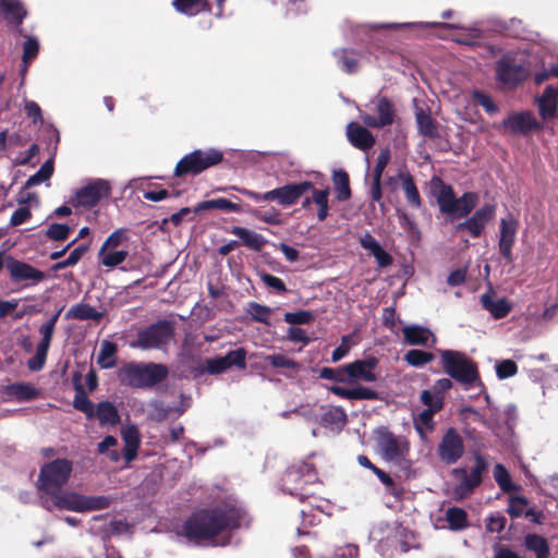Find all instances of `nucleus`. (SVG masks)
Here are the masks:
<instances>
[{"label":"nucleus","mask_w":558,"mask_h":558,"mask_svg":"<svg viewBox=\"0 0 558 558\" xmlns=\"http://www.w3.org/2000/svg\"><path fill=\"white\" fill-rule=\"evenodd\" d=\"M245 512L232 504L193 514L183 525L182 535L189 542L214 546L229 543V531L243 524Z\"/></svg>","instance_id":"nucleus-1"},{"label":"nucleus","mask_w":558,"mask_h":558,"mask_svg":"<svg viewBox=\"0 0 558 558\" xmlns=\"http://www.w3.org/2000/svg\"><path fill=\"white\" fill-rule=\"evenodd\" d=\"M378 361L374 356L357 360L345 365L348 374V387L332 385L328 389L333 395L348 400H374L377 392L371 388L361 386L360 381L374 383L377 380L375 368Z\"/></svg>","instance_id":"nucleus-2"},{"label":"nucleus","mask_w":558,"mask_h":558,"mask_svg":"<svg viewBox=\"0 0 558 558\" xmlns=\"http://www.w3.org/2000/svg\"><path fill=\"white\" fill-rule=\"evenodd\" d=\"M111 501L108 496H84L61 489L48 497L41 496L43 506L49 511L53 508L76 512L100 510L108 508Z\"/></svg>","instance_id":"nucleus-3"},{"label":"nucleus","mask_w":558,"mask_h":558,"mask_svg":"<svg viewBox=\"0 0 558 558\" xmlns=\"http://www.w3.org/2000/svg\"><path fill=\"white\" fill-rule=\"evenodd\" d=\"M440 363L447 375L462 384L465 389L481 386L476 364L465 353L454 350H439Z\"/></svg>","instance_id":"nucleus-4"},{"label":"nucleus","mask_w":558,"mask_h":558,"mask_svg":"<svg viewBox=\"0 0 558 558\" xmlns=\"http://www.w3.org/2000/svg\"><path fill=\"white\" fill-rule=\"evenodd\" d=\"M167 368L161 364L130 363L119 369L118 377L122 384L135 388L154 386L167 376Z\"/></svg>","instance_id":"nucleus-5"},{"label":"nucleus","mask_w":558,"mask_h":558,"mask_svg":"<svg viewBox=\"0 0 558 558\" xmlns=\"http://www.w3.org/2000/svg\"><path fill=\"white\" fill-rule=\"evenodd\" d=\"M130 241L128 229L120 228L114 230L102 243L98 252L100 265L108 269L118 267L129 256L126 244Z\"/></svg>","instance_id":"nucleus-6"},{"label":"nucleus","mask_w":558,"mask_h":558,"mask_svg":"<svg viewBox=\"0 0 558 558\" xmlns=\"http://www.w3.org/2000/svg\"><path fill=\"white\" fill-rule=\"evenodd\" d=\"M72 472V463L65 459H57L45 464L39 474L38 489L41 496L48 497L68 482Z\"/></svg>","instance_id":"nucleus-7"},{"label":"nucleus","mask_w":558,"mask_h":558,"mask_svg":"<svg viewBox=\"0 0 558 558\" xmlns=\"http://www.w3.org/2000/svg\"><path fill=\"white\" fill-rule=\"evenodd\" d=\"M223 158L220 150L209 148L207 150L197 149L185 155L177 165L174 174L182 177L184 174H198L205 169L218 165Z\"/></svg>","instance_id":"nucleus-8"},{"label":"nucleus","mask_w":558,"mask_h":558,"mask_svg":"<svg viewBox=\"0 0 558 558\" xmlns=\"http://www.w3.org/2000/svg\"><path fill=\"white\" fill-rule=\"evenodd\" d=\"M173 337V327L167 320H160L141 330L137 339L130 342L131 348L149 350L160 349Z\"/></svg>","instance_id":"nucleus-9"},{"label":"nucleus","mask_w":558,"mask_h":558,"mask_svg":"<svg viewBox=\"0 0 558 558\" xmlns=\"http://www.w3.org/2000/svg\"><path fill=\"white\" fill-rule=\"evenodd\" d=\"M110 192V185L106 180L97 179L75 191L69 203L74 207H94Z\"/></svg>","instance_id":"nucleus-10"},{"label":"nucleus","mask_w":558,"mask_h":558,"mask_svg":"<svg viewBox=\"0 0 558 558\" xmlns=\"http://www.w3.org/2000/svg\"><path fill=\"white\" fill-rule=\"evenodd\" d=\"M377 446L385 460L398 464L405 460L409 452V441L404 437H397L388 432L379 433Z\"/></svg>","instance_id":"nucleus-11"},{"label":"nucleus","mask_w":558,"mask_h":558,"mask_svg":"<svg viewBox=\"0 0 558 558\" xmlns=\"http://www.w3.org/2000/svg\"><path fill=\"white\" fill-rule=\"evenodd\" d=\"M317 474L313 466L308 463H303L298 468L290 469L284 477L283 485L289 494L300 496L302 499L305 494L302 493L304 485L315 484Z\"/></svg>","instance_id":"nucleus-12"},{"label":"nucleus","mask_w":558,"mask_h":558,"mask_svg":"<svg viewBox=\"0 0 558 558\" xmlns=\"http://www.w3.org/2000/svg\"><path fill=\"white\" fill-rule=\"evenodd\" d=\"M496 74L504 86L512 88L525 80L527 70L523 64L515 62L512 54L508 53L497 62Z\"/></svg>","instance_id":"nucleus-13"},{"label":"nucleus","mask_w":558,"mask_h":558,"mask_svg":"<svg viewBox=\"0 0 558 558\" xmlns=\"http://www.w3.org/2000/svg\"><path fill=\"white\" fill-rule=\"evenodd\" d=\"M5 268L12 281L23 282L25 287L35 286L46 277L41 270L13 257L5 259Z\"/></svg>","instance_id":"nucleus-14"},{"label":"nucleus","mask_w":558,"mask_h":558,"mask_svg":"<svg viewBox=\"0 0 558 558\" xmlns=\"http://www.w3.org/2000/svg\"><path fill=\"white\" fill-rule=\"evenodd\" d=\"M464 452L461 436L454 428H449L438 445V454L447 464L456 463Z\"/></svg>","instance_id":"nucleus-15"},{"label":"nucleus","mask_w":558,"mask_h":558,"mask_svg":"<svg viewBox=\"0 0 558 558\" xmlns=\"http://www.w3.org/2000/svg\"><path fill=\"white\" fill-rule=\"evenodd\" d=\"M518 228L519 222L512 215L501 218L498 247L502 257L509 263L514 259L512 247L517 239Z\"/></svg>","instance_id":"nucleus-16"},{"label":"nucleus","mask_w":558,"mask_h":558,"mask_svg":"<svg viewBox=\"0 0 558 558\" xmlns=\"http://www.w3.org/2000/svg\"><path fill=\"white\" fill-rule=\"evenodd\" d=\"M313 189V183L303 181L290 183L269 191V202L276 201L281 206L293 205L304 193Z\"/></svg>","instance_id":"nucleus-17"},{"label":"nucleus","mask_w":558,"mask_h":558,"mask_svg":"<svg viewBox=\"0 0 558 558\" xmlns=\"http://www.w3.org/2000/svg\"><path fill=\"white\" fill-rule=\"evenodd\" d=\"M496 206L486 204L478 208L472 217L458 225V230H466L473 238L481 235L489 220L495 216Z\"/></svg>","instance_id":"nucleus-18"},{"label":"nucleus","mask_w":558,"mask_h":558,"mask_svg":"<svg viewBox=\"0 0 558 558\" xmlns=\"http://www.w3.org/2000/svg\"><path fill=\"white\" fill-rule=\"evenodd\" d=\"M246 352L240 348L234 351H230L225 356H218L208 359L205 362L206 371L209 374H220L230 368L231 366H238L240 368L245 367Z\"/></svg>","instance_id":"nucleus-19"},{"label":"nucleus","mask_w":558,"mask_h":558,"mask_svg":"<svg viewBox=\"0 0 558 558\" xmlns=\"http://www.w3.org/2000/svg\"><path fill=\"white\" fill-rule=\"evenodd\" d=\"M502 125L514 134H525L541 128L531 111L511 113L504 120Z\"/></svg>","instance_id":"nucleus-20"},{"label":"nucleus","mask_w":558,"mask_h":558,"mask_svg":"<svg viewBox=\"0 0 558 558\" xmlns=\"http://www.w3.org/2000/svg\"><path fill=\"white\" fill-rule=\"evenodd\" d=\"M536 104L544 121L554 119L558 111V86L548 85L536 98Z\"/></svg>","instance_id":"nucleus-21"},{"label":"nucleus","mask_w":558,"mask_h":558,"mask_svg":"<svg viewBox=\"0 0 558 558\" xmlns=\"http://www.w3.org/2000/svg\"><path fill=\"white\" fill-rule=\"evenodd\" d=\"M376 110L378 116L373 117L367 113L361 114L362 121L371 128H384L390 125L393 121V109L387 98H379L376 101Z\"/></svg>","instance_id":"nucleus-22"},{"label":"nucleus","mask_w":558,"mask_h":558,"mask_svg":"<svg viewBox=\"0 0 558 558\" xmlns=\"http://www.w3.org/2000/svg\"><path fill=\"white\" fill-rule=\"evenodd\" d=\"M404 341L409 345H426L436 343L435 335L426 327L420 325L404 326L402 329Z\"/></svg>","instance_id":"nucleus-23"},{"label":"nucleus","mask_w":558,"mask_h":558,"mask_svg":"<svg viewBox=\"0 0 558 558\" xmlns=\"http://www.w3.org/2000/svg\"><path fill=\"white\" fill-rule=\"evenodd\" d=\"M347 136L354 147L362 150L369 149L375 144V137L372 133L355 122L348 124Z\"/></svg>","instance_id":"nucleus-24"},{"label":"nucleus","mask_w":558,"mask_h":558,"mask_svg":"<svg viewBox=\"0 0 558 558\" xmlns=\"http://www.w3.org/2000/svg\"><path fill=\"white\" fill-rule=\"evenodd\" d=\"M483 307L488 311L494 318H504L510 311L511 305L505 298H496L494 294L486 293L481 298Z\"/></svg>","instance_id":"nucleus-25"},{"label":"nucleus","mask_w":558,"mask_h":558,"mask_svg":"<svg viewBox=\"0 0 558 558\" xmlns=\"http://www.w3.org/2000/svg\"><path fill=\"white\" fill-rule=\"evenodd\" d=\"M121 436L124 441V457L126 462L135 459L140 444V432L135 425H128L121 429Z\"/></svg>","instance_id":"nucleus-26"},{"label":"nucleus","mask_w":558,"mask_h":558,"mask_svg":"<svg viewBox=\"0 0 558 558\" xmlns=\"http://www.w3.org/2000/svg\"><path fill=\"white\" fill-rule=\"evenodd\" d=\"M457 473L461 474V482L454 488V495L462 499L469 496L473 488L481 483V469L475 468L470 473H466V471H458Z\"/></svg>","instance_id":"nucleus-27"},{"label":"nucleus","mask_w":558,"mask_h":558,"mask_svg":"<svg viewBox=\"0 0 558 558\" xmlns=\"http://www.w3.org/2000/svg\"><path fill=\"white\" fill-rule=\"evenodd\" d=\"M477 201V194L472 192L464 193L460 198L456 197L448 216L452 218L466 217L476 206Z\"/></svg>","instance_id":"nucleus-28"},{"label":"nucleus","mask_w":558,"mask_h":558,"mask_svg":"<svg viewBox=\"0 0 558 558\" xmlns=\"http://www.w3.org/2000/svg\"><path fill=\"white\" fill-rule=\"evenodd\" d=\"M0 15L9 22L21 24L26 11L20 0H0Z\"/></svg>","instance_id":"nucleus-29"},{"label":"nucleus","mask_w":558,"mask_h":558,"mask_svg":"<svg viewBox=\"0 0 558 558\" xmlns=\"http://www.w3.org/2000/svg\"><path fill=\"white\" fill-rule=\"evenodd\" d=\"M94 417H96L101 425L114 426L120 421L117 408L109 401L98 403L97 408L94 409Z\"/></svg>","instance_id":"nucleus-30"},{"label":"nucleus","mask_w":558,"mask_h":558,"mask_svg":"<svg viewBox=\"0 0 558 558\" xmlns=\"http://www.w3.org/2000/svg\"><path fill=\"white\" fill-rule=\"evenodd\" d=\"M104 316L102 313L98 312L96 308L86 303H78L73 305L65 314L66 319H93L99 320Z\"/></svg>","instance_id":"nucleus-31"},{"label":"nucleus","mask_w":558,"mask_h":558,"mask_svg":"<svg viewBox=\"0 0 558 558\" xmlns=\"http://www.w3.org/2000/svg\"><path fill=\"white\" fill-rule=\"evenodd\" d=\"M398 180L401 183V187L405 194L408 203L415 208H420L422 205V201L410 173L400 172L398 174Z\"/></svg>","instance_id":"nucleus-32"},{"label":"nucleus","mask_w":558,"mask_h":558,"mask_svg":"<svg viewBox=\"0 0 558 558\" xmlns=\"http://www.w3.org/2000/svg\"><path fill=\"white\" fill-rule=\"evenodd\" d=\"M209 209H219V210L229 211V213H240L241 211V207L239 204L232 203L229 199L222 198V197L201 202L195 206L194 211L198 213L202 210H209Z\"/></svg>","instance_id":"nucleus-33"},{"label":"nucleus","mask_w":558,"mask_h":558,"mask_svg":"<svg viewBox=\"0 0 558 558\" xmlns=\"http://www.w3.org/2000/svg\"><path fill=\"white\" fill-rule=\"evenodd\" d=\"M7 391L16 401H29L39 396V390L26 383L12 384L8 387Z\"/></svg>","instance_id":"nucleus-34"},{"label":"nucleus","mask_w":558,"mask_h":558,"mask_svg":"<svg viewBox=\"0 0 558 558\" xmlns=\"http://www.w3.org/2000/svg\"><path fill=\"white\" fill-rule=\"evenodd\" d=\"M231 233L253 250H260L266 242L263 235L243 227H233Z\"/></svg>","instance_id":"nucleus-35"},{"label":"nucleus","mask_w":558,"mask_h":558,"mask_svg":"<svg viewBox=\"0 0 558 558\" xmlns=\"http://www.w3.org/2000/svg\"><path fill=\"white\" fill-rule=\"evenodd\" d=\"M435 413L432 410H424L414 418V428L423 441L428 440V433L434 429Z\"/></svg>","instance_id":"nucleus-36"},{"label":"nucleus","mask_w":558,"mask_h":558,"mask_svg":"<svg viewBox=\"0 0 558 558\" xmlns=\"http://www.w3.org/2000/svg\"><path fill=\"white\" fill-rule=\"evenodd\" d=\"M493 476L504 493L519 490V486L511 481L508 470L500 463L496 464L493 470Z\"/></svg>","instance_id":"nucleus-37"},{"label":"nucleus","mask_w":558,"mask_h":558,"mask_svg":"<svg viewBox=\"0 0 558 558\" xmlns=\"http://www.w3.org/2000/svg\"><path fill=\"white\" fill-rule=\"evenodd\" d=\"M117 345L110 341H102L97 356V363L101 368H111L116 365Z\"/></svg>","instance_id":"nucleus-38"},{"label":"nucleus","mask_w":558,"mask_h":558,"mask_svg":"<svg viewBox=\"0 0 558 558\" xmlns=\"http://www.w3.org/2000/svg\"><path fill=\"white\" fill-rule=\"evenodd\" d=\"M446 521L452 531H461L468 526L466 512L458 507H451L446 510Z\"/></svg>","instance_id":"nucleus-39"},{"label":"nucleus","mask_w":558,"mask_h":558,"mask_svg":"<svg viewBox=\"0 0 558 558\" xmlns=\"http://www.w3.org/2000/svg\"><path fill=\"white\" fill-rule=\"evenodd\" d=\"M173 5L186 15H196L208 9L207 0H173Z\"/></svg>","instance_id":"nucleus-40"},{"label":"nucleus","mask_w":558,"mask_h":558,"mask_svg":"<svg viewBox=\"0 0 558 558\" xmlns=\"http://www.w3.org/2000/svg\"><path fill=\"white\" fill-rule=\"evenodd\" d=\"M416 123L418 131L425 137H435L437 135V128L432 117L423 109H417L415 112Z\"/></svg>","instance_id":"nucleus-41"},{"label":"nucleus","mask_w":558,"mask_h":558,"mask_svg":"<svg viewBox=\"0 0 558 558\" xmlns=\"http://www.w3.org/2000/svg\"><path fill=\"white\" fill-rule=\"evenodd\" d=\"M525 546L536 554V558H548L549 547L547 541L536 534L525 536Z\"/></svg>","instance_id":"nucleus-42"},{"label":"nucleus","mask_w":558,"mask_h":558,"mask_svg":"<svg viewBox=\"0 0 558 558\" xmlns=\"http://www.w3.org/2000/svg\"><path fill=\"white\" fill-rule=\"evenodd\" d=\"M147 415L151 421L162 422L167 420L174 411L173 408L166 405L163 402L154 400L147 404Z\"/></svg>","instance_id":"nucleus-43"},{"label":"nucleus","mask_w":558,"mask_h":558,"mask_svg":"<svg viewBox=\"0 0 558 558\" xmlns=\"http://www.w3.org/2000/svg\"><path fill=\"white\" fill-rule=\"evenodd\" d=\"M439 192L437 194V203L441 213L449 215L456 195L450 185L439 183Z\"/></svg>","instance_id":"nucleus-44"},{"label":"nucleus","mask_w":558,"mask_h":558,"mask_svg":"<svg viewBox=\"0 0 558 558\" xmlns=\"http://www.w3.org/2000/svg\"><path fill=\"white\" fill-rule=\"evenodd\" d=\"M313 203L318 206L317 218L320 221H324L328 216V196L329 190H315L314 187L311 190Z\"/></svg>","instance_id":"nucleus-45"},{"label":"nucleus","mask_w":558,"mask_h":558,"mask_svg":"<svg viewBox=\"0 0 558 558\" xmlns=\"http://www.w3.org/2000/svg\"><path fill=\"white\" fill-rule=\"evenodd\" d=\"M333 183L337 193V198L339 201H347L351 195L348 174L342 170L335 171Z\"/></svg>","instance_id":"nucleus-46"},{"label":"nucleus","mask_w":558,"mask_h":558,"mask_svg":"<svg viewBox=\"0 0 558 558\" xmlns=\"http://www.w3.org/2000/svg\"><path fill=\"white\" fill-rule=\"evenodd\" d=\"M434 360V354L421 350H410L404 355V361L413 367H422Z\"/></svg>","instance_id":"nucleus-47"},{"label":"nucleus","mask_w":558,"mask_h":558,"mask_svg":"<svg viewBox=\"0 0 558 558\" xmlns=\"http://www.w3.org/2000/svg\"><path fill=\"white\" fill-rule=\"evenodd\" d=\"M53 172V166L51 161H46L39 170L31 175L26 181V187H32L35 185H38L48 179H50L51 174Z\"/></svg>","instance_id":"nucleus-48"},{"label":"nucleus","mask_w":558,"mask_h":558,"mask_svg":"<svg viewBox=\"0 0 558 558\" xmlns=\"http://www.w3.org/2000/svg\"><path fill=\"white\" fill-rule=\"evenodd\" d=\"M73 405L75 409L85 413L87 417H89V418L94 417V409H95L94 404L88 399V397L86 396V393L83 391L82 388L77 389V392L73 400Z\"/></svg>","instance_id":"nucleus-49"},{"label":"nucleus","mask_w":558,"mask_h":558,"mask_svg":"<svg viewBox=\"0 0 558 558\" xmlns=\"http://www.w3.org/2000/svg\"><path fill=\"white\" fill-rule=\"evenodd\" d=\"M247 314L256 322L268 324L271 315V308L252 302L247 306Z\"/></svg>","instance_id":"nucleus-50"},{"label":"nucleus","mask_w":558,"mask_h":558,"mask_svg":"<svg viewBox=\"0 0 558 558\" xmlns=\"http://www.w3.org/2000/svg\"><path fill=\"white\" fill-rule=\"evenodd\" d=\"M264 361L276 368H288V369H298L299 368V364L294 360H292L283 354L267 355L264 357Z\"/></svg>","instance_id":"nucleus-51"},{"label":"nucleus","mask_w":558,"mask_h":558,"mask_svg":"<svg viewBox=\"0 0 558 558\" xmlns=\"http://www.w3.org/2000/svg\"><path fill=\"white\" fill-rule=\"evenodd\" d=\"M421 401L427 407L426 410H432V412H437L442 408V397L433 389L424 390L421 393Z\"/></svg>","instance_id":"nucleus-52"},{"label":"nucleus","mask_w":558,"mask_h":558,"mask_svg":"<svg viewBox=\"0 0 558 558\" xmlns=\"http://www.w3.org/2000/svg\"><path fill=\"white\" fill-rule=\"evenodd\" d=\"M87 250H88V246H86V245L77 246L70 253V255L66 259H64L62 262H58L57 264H54L52 266V268L54 270H60V269L76 265L80 262V259L83 257V255L86 253Z\"/></svg>","instance_id":"nucleus-53"},{"label":"nucleus","mask_w":558,"mask_h":558,"mask_svg":"<svg viewBox=\"0 0 558 558\" xmlns=\"http://www.w3.org/2000/svg\"><path fill=\"white\" fill-rule=\"evenodd\" d=\"M118 440L113 436H106L102 441L98 444V452L101 454H107L111 461L117 462L120 459V453L112 449L117 446Z\"/></svg>","instance_id":"nucleus-54"},{"label":"nucleus","mask_w":558,"mask_h":558,"mask_svg":"<svg viewBox=\"0 0 558 558\" xmlns=\"http://www.w3.org/2000/svg\"><path fill=\"white\" fill-rule=\"evenodd\" d=\"M320 377L348 385V374L345 365L338 368L324 367L320 371Z\"/></svg>","instance_id":"nucleus-55"},{"label":"nucleus","mask_w":558,"mask_h":558,"mask_svg":"<svg viewBox=\"0 0 558 558\" xmlns=\"http://www.w3.org/2000/svg\"><path fill=\"white\" fill-rule=\"evenodd\" d=\"M354 344V335L343 336L341 343L333 350L331 354L332 362H338L343 359Z\"/></svg>","instance_id":"nucleus-56"},{"label":"nucleus","mask_w":558,"mask_h":558,"mask_svg":"<svg viewBox=\"0 0 558 558\" xmlns=\"http://www.w3.org/2000/svg\"><path fill=\"white\" fill-rule=\"evenodd\" d=\"M314 319V315L308 311L289 312L284 314V320L291 325L308 324Z\"/></svg>","instance_id":"nucleus-57"},{"label":"nucleus","mask_w":558,"mask_h":558,"mask_svg":"<svg viewBox=\"0 0 558 558\" xmlns=\"http://www.w3.org/2000/svg\"><path fill=\"white\" fill-rule=\"evenodd\" d=\"M527 501L521 496H511L509 498L508 513L513 518H519L524 513Z\"/></svg>","instance_id":"nucleus-58"},{"label":"nucleus","mask_w":558,"mask_h":558,"mask_svg":"<svg viewBox=\"0 0 558 558\" xmlns=\"http://www.w3.org/2000/svg\"><path fill=\"white\" fill-rule=\"evenodd\" d=\"M517 369V364L511 360H504L496 365V373L500 379L513 376Z\"/></svg>","instance_id":"nucleus-59"},{"label":"nucleus","mask_w":558,"mask_h":558,"mask_svg":"<svg viewBox=\"0 0 558 558\" xmlns=\"http://www.w3.org/2000/svg\"><path fill=\"white\" fill-rule=\"evenodd\" d=\"M23 62L28 63L31 60L36 58L38 50H39V44L38 40L35 37H28L27 40L24 43L23 48Z\"/></svg>","instance_id":"nucleus-60"},{"label":"nucleus","mask_w":558,"mask_h":558,"mask_svg":"<svg viewBox=\"0 0 558 558\" xmlns=\"http://www.w3.org/2000/svg\"><path fill=\"white\" fill-rule=\"evenodd\" d=\"M70 227L62 223H53L47 230V236L51 240H64L70 233Z\"/></svg>","instance_id":"nucleus-61"},{"label":"nucleus","mask_w":558,"mask_h":558,"mask_svg":"<svg viewBox=\"0 0 558 558\" xmlns=\"http://www.w3.org/2000/svg\"><path fill=\"white\" fill-rule=\"evenodd\" d=\"M389 159H390L389 149H383L377 157V162L374 168V175H373L374 181H380L383 172H384L386 166L388 165Z\"/></svg>","instance_id":"nucleus-62"},{"label":"nucleus","mask_w":558,"mask_h":558,"mask_svg":"<svg viewBox=\"0 0 558 558\" xmlns=\"http://www.w3.org/2000/svg\"><path fill=\"white\" fill-rule=\"evenodd\" d=\"M47 350L36 348L35 355L28 361L27 365L31 371H39L44 367L47 357Z\"/></svg>","instance_id":"nucleus-63"},{"label":"nucleus","mask_w":558,"mask_h":558,"mask_svg":"<svg viewBox=\"0 0 558 558\" xmlns=\"http://www.w3.org/2000/svg\"><path fill=\"white\" fill-rule=\"evenodd\" d=\"M260 278H262V281L267 287H269L278 292H286V290H287L286 284L280 278L272 276L270 274H262Z\"/></svg>","instance_id":"nucleus-64"}]
</instances>
